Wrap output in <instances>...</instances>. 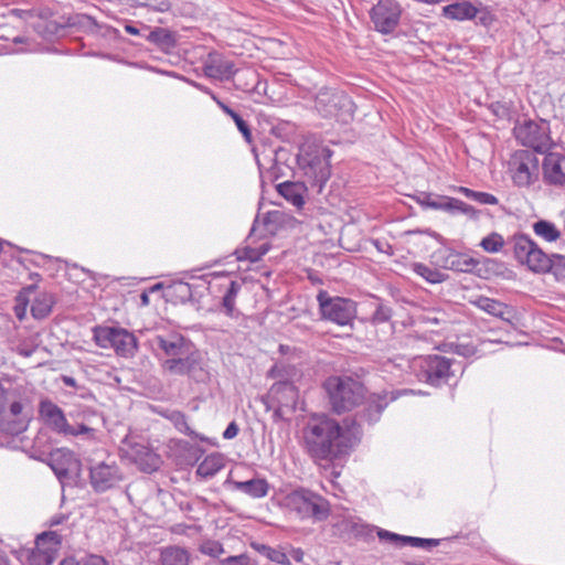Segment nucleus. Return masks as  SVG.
<instances>
[{
  "label": "nucleus",
  "instance_id": "9",
  "mask_svg": "<svg viewBox=\"0 0 565 565\" xmlns=\"http://www.w3.org/2000/svg\"><path fill=\"white\" fill-rule=\"evenodd\" d=\"M509 169L513 183L519 188H529L539 181L540 161L530 150L516 151L509 162Z\"/></svg>",
  "mask_w": 565,
  "mask_h": 565
},
{
  "label": "nucleus",
  "instance_id": "22",
  "mask_svg": "<svg viewBox=\"0 0 565 565\" xmlns=\"http://www.w3.org/2000/svg\"><path fill=\"white\" fill-rule=\"evenodd\" d=\"M377 535L381 540H387L393 543H399L402 545H411L414 547L431 548L439 545L440 541L437 539H422L415 536H405L396 534L386 530H380Z\"/></svg>",
  "mask_w": 565,
  "mask_h": 565
},
{
  "label": "nucleus",
  "instance_id": "13",
  "mask_svg": "<svg viewBox=\"0 0 565 565\" xmlns=\"http://www.w3.org/2000/svg\"><path fill=\"white\" fill-rule=\"evenodd\" d=\"M401 7L394 0H380L371 10V20L376 31L388 34L398 25Z\"/></svg>",
  "mask_w": 565,
  "mask_h": 565
},
{
  "label": "nucleus",
  "instance_id": "26",
  "mask_svg": "<svg viewBox=\"0 0 565 565\" xmlns=\"http://www.w3.org/2000/svg\"><path fill=\"white\" fill-rule=\"evenodd\" d=\"M190 562L191 555L184 547L169 545L160 550V565H190Z\"/></svg>",
  "mask_w": 565,
  "mask_h": 565
},
{
  "label": "nucleus",
  "instance_id": "63",
  "mask_svg": "<svg viewBox=\"0 0 565 565\" xmlns=\"http://www.w3.org/2000/svg\"><path fill=\"white\" fill-rule=\"evenodd\" d=\"M60 565H81V562L74 557L63 559Z\"/></svg>",
  "mask_w": 565,
  "mask_h": 565
},
{
  "label": "nucleus",
  "instance_id": "5",
  "mask_svg": "<svg viewBox=\"0 0 565 565\" xmlns=\"http://www.w3.org/2000/svg\"><path fill=\"white\" fill-rule=\"evenodd\" d=\"M454 364L455 361L434 354L414 359L413 369L419 381L439 386L455 375Z\"/></svg>",
  "mask_w": 565,
  "mask_h": 565
},
{
  "label": "nucleus",
  "instance_id": "57",
  "mask_svg": "<svg viewBox=\"0 0 565 565\" xmlns=\"http://www.w3.org/2000/svg\"><path fill=\"white\" fill-rule=\"evenodd\" d=\"M239 431L238 425L235 422H231L223 433V438L233 439Z\"/></svg>",
  "mask_w": 565,
  "mask_h": 565
},
{
  "label": "nucleus",
  "instance_id": "27",
  "mask_svg": "<svg viewBox=\"0 0 565 565\" xmlns=\"http://www.w3.org/2000/svg\"><path fill=\"white\" fill-rule=\"evenodd\" d=\"M478 13V9L468 1L455 2L443 8V15L451 20H470Z\"/></svg>",
  "mask_w": 565,
  "mask_h": 565
},
{
  "label": "nucleus",
  "instance_id": "34",
  "mask_svg": "<svg viewBox=\"0 0 565 565\" xmlns=\"http://www.w3.org/2000/svg\"><path fill=\"white\" fill-rule=\"evenodd\" d=\"M447 262L450 269L461 273H470L479 264L475 258L461 253L450 254Z\"/></svg>",
  "mask_w": 565,
  "mask_h": 565
},
{
  "label": "nucleus",
  "instance_id": "17",
  "mask_svg": "<svg viewBox=\"0 0 565 565\" xmlns=\"http://www.w3.org/2000/svg\"><path fill=\"white\" fill-rule=\"evenodd\" d=\"M298 161L305 173L312 178L319 188H322L330 178V167L324 154L312 156L307 151H302L298 157Z\"/></svg>",
  "mask_w": 565,
  "mask_h": 565
},
{
  "label": "nucleus",
  "instance_id": "44",
  "mask_svg": "<svg viewBox=\"0 0 565 565\" xmlns=\"http://www.w3.org/2000/svg\"><path fill=\"white\" fill-rule=\"evenodd\" d=\"M222 468V463L218 457L209 456L198 467V475L209 478L213 477Z\"/></svg>",
  "mask_w": 565,
  "mask_h": 565
},
{
  "label": "nucleus",
  "instance_id": "62",
  "mask_svg": "<svg viewBox=\"0 0 565 565\" xmlns=\"http://www.w3.org/2000/svg\"><path fill=\"white\" fill-rule=\"evenodd\" d=\"M492 107H493V111L498 116H505L508 113V109L503 105L497 104V105H492Z\"/></svg>",
  "mask_w": 565,
  "mask_h": 565
},
{
  "label": "nucleus",
  "instance_id": "61",
  "mask_svg": "<svg viewBox=\"0 0 565 565\" xmlns=\"http://www.w3.org/2000/svg\"><path fill=\"white\" fill-rule=\"evenodd\" d=\"M61 381L64 385L71 386V387H77L76 380L68 375H62Z\"/></svg>",
  "mask_w": 565,
  "mask_h": 565
},
{
  "label": "nucleus",
  "instance_id": "33",
  "mask_svg": "<svg viewBox=\"0 0 565 565\" xmlns=\"http://www.w3.org/2000/svg\"><path fill=\"white\" fill-rule=\"evenodd\" d=\"M142 30H143V32H146V34H143V38L147 41H149L160 47L168 49V47L173 46V44H174V38H173L172 33L170 31H168L167 29L156 28L153 30H150L148 26L143 25Z\"/></svg>",
  "mask_w": 565,
  "mask_h": 565
},
{
  "label": "nucleus",
  "instance_id": "38",
  "mask_svg": "<svg viewBox=\"0 0 565 565\" xmlns=\"http://www.w3.org/2000/svg\"><path fill=\"white\" fill-rule=\"evenodd\" d=\"M510 237L511 236L504 239L501 234L492 232L491 234L482 238V241L480 242V246L483 248V250L488 253H498L504 246H507L508 250L512 253L508 244Z\"/></svg>",
  "mask_w": 565,
  "mask_h": 565
},
{
  "label": "nucleus",
  "instance_id": "21",
  "mask_svg": "<svg viewBox=\"0 0 565 565\" xmlns=\"http://www.w3.org/2000/svg\"><path fill=\"white\" fill-rule=\"evenodd\" d=\"M204 74L213 79L227 81L237 72L233 61L218 53L209 54L203 65Z\"/></svg>",
  "mask_w": 565,
  "mask_h": 565
},
{
  "label": "nucleus",
  "instance_id": "7",
  "mask_svg": "<svg viewBox=\"0 0 565 565\" xmlns=\"http://www.w3.org/2000/svg\"><path fill=\"white\" fill-rule=\"evenodd\" d=\"M317 301L323 320L338 326H349L356 317V303L352 299L332 297L328 291L320 290L317 295Z\"/></svg>",
  "mask_w": 565,
  "mask_h": 565
},
{
  "label": "nucleus",
  "instance_id": "14",
  "mask_svg": "<svg viewBox=\"0 0 565 565\" xmlns=\"http://www.w3.org/2000/svg\"><path fill=\"white\" fill-rule=\"evenodd\" d=\"M90 486L96 492L108 491L122 480V475L116 462H99L89 468Z\"/></svg>",
  "mask_w": 565,
  "mask_h": 565
},
{
  "label": "nucleus",
  "instance_id": "20",
  "mask_svg": "<svg viewBox=\"0 0 565 565\" xmlns=\"http://www.w3.org/2000/svg\"><path fill=\"white\" fill-rule=\"evenodd\" d=\"M362 408L354 417H347L345 419H355L361 430V423L365 422L374 424L380 420L383 411L387 407L388 401L386 395L372 394L364 397L362 401Z\"/></svg>",
  "mask_w": 565,
  "mask_h": 565
},
{
  "label": "nucleus",
  "instance_id": "50",
  "mask_svg": "<svg viewBox=\"0 0 565 565\" xmlns=\"http://www.w3.org/2000/svg\"><path fill=\"white\" fill-rule=\"evenodd\" d=\"M392 313L393 310L391 307L384 303H379L372 315L371 321L373 324L386 323L391 320Z\"/></svg>",
  "mask_w": 565,
  "mask_h": 565
},
{
  "label": "nucleus",
  "instance_id": "29",
  "mask_svg": "<svg viewBox=\"0 0 565 565\" xmlns=\"http://www.w3.org/2000/svg\"><path fill=\"white\" fill-rule=\"evenodd\" d=\"M134 457L143 471H154L160 467V457L145 446H137Z\"/></svg>",
  "mask_w": 565,
  "mask_h": 565
},
{
  "label": "nucleus",
  "instance_id": "39",
  "mask_svg": "<svg viewBox=\"0 0 565 565\" xmlns=\"http://www.w3.org/2000/svg\"><path fill=\"white\" fill-rule=\"evenodd\" d=\"M161 415L170 420L180 433L186 436H192L194 434L186 422V416L182 412L167 409L162 412Z\"/></svg>",
  "mask_w": 565,
  "mask_h": 565
},
{
  "label": "nucleus",
  "instance_id": "52",
  "mask_svg": "<svg viewBox=\"0 0 565 565\" xmlns=\"http://www.w3.org/2000/svg\"><path fill=\"white\" fill-rule=\"evenodd\" d=\"M217 565H255V562L247 555L230 556L218 562Z\"/></svg>",
  "mask_w": 565,
  "mask_h": 565
},
{
  "label": "nucleus",
  "instance_id": "25",
  "mask_svg": "<svg viewBox=\"0 0 565 565\" xmlns=\"http://www.w3.org/2000/svg\"><path fill=\"white\" fill-rule=\"evenodd\" d=\"M276 189L281 196L297 209H301L303 206L307 188L302 182L285 181L279 183Z\"/></svg>",
  "mask_w": 565,
  "mask_h": 565
},
{
  "label": "nucleus",
  "instance_id": "46",
  "mask_svg": "<svg viewBox=\"0 0 565 565\" xmlns=\"http://www.w3.org/2000/svg\"><path fill=\"white\" fill-rule=\"evenodd\" d=\"M269 250V246L267 244H262L259 247H250L247 246L239 250L237 258L239 260L247 259L252 263L260 260V258Z\"/></svg>",
  "mask_w": 565,
  "mask_h": 565
},
{
  "label": "nucleus",
  "instance_id": "24",
  "mask_svg": "<svg viewBox=\"0 0 565 565\" xmlns=\"http://www.w3.org/2000/svg\"><path fill=\"white\" fill-rule=\"evenodd\" d=\"M158 347L169 356L178 358L186 353L191 348L189 341H186L180 334H171L168 338L159 335L156 338Z\"/></svg>",
  "mask_w": 565,
  "mask_h": 565
},
{
  "label": "nucleus",
  "instance_id": "58",
  "mask_svg": "<svg viewBox=\"0 0 565 565\" xmlns=\"http://www.w3.org/2000/svg\"><path fill=\"white\" fill-rule=\"evenodd\" d=\"M10 14L12 17H15V18L22 19V20H26L29 17L32 15L30 11L21 10V9H12L10 11Z\"/></svg>",
  "mask_w": 565,
  "mask_h": 565
},
{
  "label": "nucleus",
  "instance_id": "47",
  "mask_svg": "<svg viewBox=\"0 0 565 565\" xmlns=\"http://www.w3.org/2000/svg\"><path fill=\"white\" fill-rule=\"evenodd\" d=\"M258 551H260L271 562L281 565L290 564L288 556L280 550H276L266 545H260V547H258Z\"/></svg>",
  "mask_w": 565,
  "mask_h": 565
},
{
  "label": "nucleus",
  "instance_id": "4",
  "mask_svg": "<svg viewBox=\"0 0 565 565\" xmlns=\"http://www.w3.org/2000/svg\"><path fill=\"white\" fill-rule=\"evenodd\" d=\"M285 505L301 520L312 519L316 522H321L327 520L330 514L328 500L303 488L291 491L285 498Z\"/></svg>",
  "mask_w": 565,
  "mask_h": 565
},
{
  "label": "nucleus",
  "instance_id": "1",
  "mask_svg": "<svg viewBox=\"0 0 565 565\" xmlns=\"http://www.w3.org/2000/svg\"><path fill=\"white\" fill-rule=\"evenodd\" d=\"M307 454L318 465L329 467L343 458L360 440L362 431L355 419H343L342 424L333 418L321 416L312 418L302 430Z\"/></svg>",
  "mask_w": 565,
  "mask_h": 565
},
{
  "label": "nucleus",
  "instance_id": "59",
  "mask_svg": "<svg viewBox=\"0 0 565 565\" xmlns=\"http://www.w3.org/2000/svg\"><path fill=\"white\" fill-rule=\"evenodd\" d=\"M8 399V392L0 383V414L4 411Z\"/></svg>",
  "mask_w": 565,
  "mask_h": 565
},
{
  "label": "nucleus",
  "instance_id": "37",
  "mask_svg": "<svg viewBox=\"0 0 565 565\" xmlns=\"http://www.w3.org/2000/svg\"><path fill=\"white\" fill-rule=\"evenodd\" d=\"M414 273L423 277L430 284H440L447 279V275L438 270L437 268L429 267L422 263H414L412 265Z\"/></svg>",
  "mask_w": 565,
  "mask_h": 565
},
{
  "label": "nucleus",
  "instance_id": "48",
  "mask_svg": "<svg viewBox=\"0 0 565 565\" xmlns=\"http://www.w3.org/2000/svg\"><path fill=\"white\" fill-rule=\"evenodd\" d=\"M199 551L204 554L209 555L211 557L217 558L222 554H224V547L218 541L214 540H207L204 541L200 546Z\"/></svg>",
  "mask_w": 565,
  "mask_h": 565
},
{
  "label": "nucleus",
  "instance_id": "64",
  "mask_svg": "<svg viewBox=\"0 0 565 565\" xmlns=\"http://www.w3.org/2000/svg\"><path fill=\"white\" fill-rule=\"evenodd\" d=\"M291 555L297 562H301L303 557V552L300 548H296L292 550Z\"/></svg>",
  "mask_w": 565,
  "mask_h": 565
},
{
  "label": "nucleus",
  "instance_id": "6",
  "mask_svg": "<svg viewBox=\"0 0 565 565\" xmlns=\"http://www.w3.org/2000/svg\"><path fill=\"white\" fill-rule=\"evenodd\" d=\"M316 110L324 118L348 121L353 115L351 98L341 90L322 88L315 98Z\"/></svg>",
  "mask_w": 565,
  "mask_h": 565
},
{
  "label": "nucleus",
  "instance_id": "28",
  "mask_svg": "<svg viewBox=\"0 0 565 565\" xmlns=\"http://www.w3.org/2000/svg\"><path fill=\"white\" fill-rule=\"evenodd\" d=\"M475 303L478 308L488 312L489 315L498 317L504 321H510L511 310L503 302L488 297H479Z\"/></svg>",
  "mask_w": 565,
  "mask_h": 565
},
{
  "label": "nucleus",
  "instance_id": "51",
  "mask_svg": "<svg viewBox=\"0 0 565 565\" xmlns=\"http://www.w3.org/2000/svg\"><path fill=\"white\" fill-rule=\"evenodd\" d=\"M446 196L433 195L429 193H422L418 201L422 205L434 210H443L444 200Z\"/></svg>",
  "mask_w": 565,
  "mask_h": 565
},
{
  "label": "nucleus",
  "instance_id": "18",
  "mask_svg": "<svg viewBox=\"0 0 565 565\" xmlns=\"http://www.w3.org/2000/svg\"><path fill=\"white\" fill-rule=\"evenodd\" d=\"M39 414L45 425L56 434L64 435V433H72L71 424L63 409L51 399L44 398L40 402Z\"/></svg>",
  "mask_w": 565,
  "mask_h": 565
},
{
  "label": "nucleus",
  "instance_id": "45",
  "mask_svg": "<svg viewBox=\"0 0 565 565\" xmlns=\"http://www.w3.org/2000/svg\"><path fill=\"white\" fill-rule=\"evenodd\" d=\"M459 192L480 204L497 205L499 203V200L491 193L478 192L465 186H460Z\"/></svg>",
  "mask_w": 565,
  "mask_h": 565
},
{
  "label": "nucleus",
  "instance_id": "42",
  "mask_svg": "<svg viewBox=\"0 0 565 565\" xmlns=\"http://www.w3.org/2000/svg\"><path fill=\"white\" fill-rule=\"evenodd\" d=\"M221 109L234 120L237 129L243 135L245 141L247 143H252V141H253L252 130H250L248 124L242 118V116L239 114H237L236 111H234L226 104H221Z\"/></svg>",
  "mask_w": 565,
  "mask_h": 565
},
{
  "label": "nucleus",
  "instance_id": "15",
  "mask_svg": "<svg viewBox=\"0 0 565 565\" xmlns=\"http://www.w3.org/2000/svg\"><path fill=\"white\" fill-rule=\"evenodd\" d=\"M255 159L263 178H267L270 181L278 180L285 175V169L288 168L282 163L287 151L282 148L270 151L271 153L263 152L262 156L257 153V150L253 148Z\"/></svg>",
  "mask_w": 565,
  "mask_h": 565
},
{
  "label": "nucleus",
  "instance_id": "56",
  "mask_svg": "<svg viewBox=\"0 0 565 565\" xmlns=\"http://www.w3.org/2000/svg\"><path fill=\"white\" fill-rule=\"evenodd\" d=\"M79 562L81 565H107L106 559L98 555L85 556Z\"/></svg>",
  "mask_w": 565,
  "mask_h": 565
},
{
  "label": "nucleus",
  "instance_id": "16",
  "mask_svg": "<svg viewBox=\"0 0 565 565\" xmlns=\"http://www.w3.org/2000/svg\"><path fill=\"white\" fill-rule=\"evenodd\" d=\"M543 180L546 184L565 186V154L556 151L545 152L542 161Z\"/></svg>",
  "mask_w": 565,
  "mask_h": 565
},
{
  "label": "nucleus",
  "instance_id": "3",
  "mask_svg": "<svg viewBox=\"0 0 565 565\" xmlns=\"http://www.w3.org/2000/svg\"><path fill=\"white\" fill-rule=\"evenodd\" d=\"M332 411L341 414L359 406L365 397V387L350 376H331L324 382Z\"/></svg>",
  "mask_w": 565,
  "mask_h": 565
},
{
  "label": "nucleus",
  "instance_id": "19",
  "mask_svg": "<svg viewBox=\"0 0 565 565\" xmlns=\"http://www.w3.org/2000/svg\"><path fill=\"white\" fill-rule=\"evenodd\" d=\"M50 467L61 479L68 475L78 476L82 470V462L73 451L66 448H58L50 454Z\"/></svg>",
  "mask_w": 565,
  "mask_h": 565
},
{
  "label": "nucleus",
  "instance_id": "23",
  "mask_svg": "<svg viewBox=\"0 0 565 565\" xmlns=\"http://www.w3.org/2000/svg\"><path fill=\"white\" fill-rule=\"evenodd\" d=\"M226 482L234 490L241 491L255 499L266 497L269 490L267 480L263 478H254L247 481L227 480Z\"/></svg>",
  "mask_w": 565,
  "mask_h": 565
},
{
  "label": "nucleus",
  "instance_id": "60",
  "mask_svg": "<svg viewBox=\"0 0 565 565\" xmlns=\"http://www.w3.org/2000/svg\"><path fill=\"white\" fill-rule=\"evenodd\" d=\"M125 30L127 33H129L131 35H142L143 36V34H145V33H142V31H143L142 28L138 29L137 26L131 25V24H127L125 26Z\"/></svg>",
  "mask_w": 565,
  "mask_h": 565
},
{
  "label": "nucleus",
  "instance_id": "35",
  "mask_svg": "<svg viewBox=\"0 0 565 565\" xmlns=\"http://www.w3.org/2000/svg\"><path fill=\"white\" fill-rule=\"evenodd\" d=\"M532 228L535 235L546 242H556L561 237V232L555 224L546 220L536 221Z\"/></svg>",
  "mask_w": 565,
  "mask_h": 565
},
{
  "label": "nucleus",
  "instance_id": "32",
  "mask_svg": "<svg viewBox=\"0 0 565 565\" xmlns=\"http://www.w3.org/2000/svg\"><path fill=\"white\" fill-rule=\"evenodd\" d=\"M443 211H446L452 215L463 214L471 220H477L479 217V211H477L472 205L449 196H446L444 200Z\"/></svg>",
  "mask_w": 565,
  "mask_h": 565
},
{
  "label": "nucleus",
  "instance_id": "31",
  "mask_svg": "<svg viewBox=\"0 0 565 565\" xmlns=\"http://www.w3.org/2000/svg\"><path fill=\"white\" fill-rule=\"evenodd\" d=\"M60 546L61 535L53 531L43 532L35 540V548L41 552H47V554L50 553V556H53L54 558L57 555Z\"/></svg>",
  "mask_w": 565,
  "mask_h": 565
},
{
  "label": "nucleus",
  "instance_id": "2",
  "mask_svg": "<svg viewBox=\"0 0 565 565\" xmlns=\"http://www.w3.org/2000/svg\"><path fill=\"white\" fill-rule=\"evenodd\" d=\"M508 244L515 260L531 271H552L555 276H565V255H547L527 234L514 233Z\"/></svg>",
  "mask_w": 565,
  "mask_h": 565
},
{
  "label": "nucleus",
  "instance_id": "8",
  "mask_svg": "<svg viewBox=\"0 0 565 565\" xmlns=\"http://www.w3.org/2000/svg\"><path fill=\"white\" fill-rule=\"evenodd\" d=\"M94 340L103 349H114L115 352L124 358H130L137 350L136 337L122 328L96 327L94 329Z\"/></svg>",
  "mask_w": 565,
  "mask_h": 565
},
{
  "label": "nucleus",
  "instance_id": "30",
  "mask_svg": "<svg viewBox=\"0 0 565 565\" xmlns=\"http://www.w3.org/2000/svg\"><path fill=\"white\" fill-rule=\"evenodd\" d=\"M29 417H9L0 414V431L9 436H17L26 430Z\"/></svg>",
  "mask_w": 565,
  "mask_h": 565
},
{
  "label": "nucleus",
  "instance_id": "53",
  "mask_svg": "<svg viewBox=\"0 0 565 565\" xmlns=\"http://www.w3.org/2000/svg\"><path fill=\"white\" fill-rule=\"evenodd\" d=\"M24 404L21 401H13L11 402L9 409L3 411L1 414L7 415L9 417H29L24 412Z\"/></svg>",
  "mask_w": 565,
  "mask_h": 565
},
{
  "label": "nucleus",
  "instance_id": "10",
  "mask_svg": "<svg viewBox=\"0 0 565 565\" xmlns=\"http://www.w3.org/2000/svg\"><path fill=\"white\" fill-rule=\"evenodd\" d=\"M515 138L526 147L532 148L535 152L545 153L552 147V138L550 136L548 122L542 120H524L514 128Z\"/></svg>",
  "mask_w": 565,
  "mask_h": 565
},
{
  "label": "nucleus",
  "instance_id": "11",
  "mask_svg": "<svg viewBox=\"0 0 565 565\" xmlns=\"http://www.w3.org/2000/svg\"><path fill=\"white\" fill-rule=\"evenodd\" d=\"M269 395L277 404L274 411L275 418L287 419L296 411L299 395L297 387L291 382L280 380L274 383Z\"/></svg>",
  "mask_w": 565,
  "mask_h": 565
},
{
  "label": "nucleus",
  "instance_id": "49",
  "mask_svg": "<svg viewBox=\"0 0 565 565\" xmlns=\"http://www.w3.org/2000/svg\"><path fill=\"white\" fill-rule=\"evenodd\" d=\"M71 430L72 433H64L63 436H85L86 439H95L96 430L85 423L71 424Z\"/></svg>",
  "mask_w": 565,
  "mask_h": 565
},
{
  "label": "nucleus",
  "instance_id": "40",
  "mask_svg": "<svg viewBox=\"0 0 565 565\" xmlns=\"http://www.w3.org/2000/svg\"><path fill=\"white\" fill-rule=\"evenodd\" d=\"M21 557H23L25 565H52L55 559L50 556V553L41 552L35 547L22 552Z\"/></svg>",
  "mask_w": 565,
  "mask_h": 565
},
{
  "label": "nucleus",
  "instance_id": "43",
  "mask_svg": "<svg viewBox=\"0 0 565 565\" xmlns=\"http://www.w3.org/2000/svg\"><path fill=\"white\" fill-rule=\"evenodd\" d=\"M242 285L237 281L232 280L226 289L223 297V307L227 316L232 317L235 309V299L241 290Z\"/></svg>",
  "mask_w": 565,
  "mask_h": 565
},
{
  "label": "nucleus",
  "instance_id": "36",
  "mask_svg": "<svg viewBox=\"0 0 565 565\" xmlns=\"http://www.w3.org/2000/svg\"><path fill=\"white\" fill-rule=\"evenodd\" d=\"M53 303L52 296L47 294L38 296L31 305L32 316L39 320L46 318L52 311Z\"/></svg>",
  "mask_w": 565,
  "mask_h": 565
},
{
  "label": "nucleus",
  "instance_id": "55",
  "mask_svg": "<svg viewBox=\"0 0 565 565\" xmlns=\"http://www.w3.org/2000/svg\"><path fill=\"white\" fill-rule=\"evenodd\" d=\"M28 300L22 296L17 298V303L14 306V313L19 320H23L26 313Z\"/></svg>",
  "mask_w": 565,
  "mask_h": 565
},
{
  "label": "nucleus",
  "instance_id": "41",
  "mask_svg": "<svg viewBox=\"0 0 565 565\" xmlns=\"http://www.w3.org/2000/svg\"><path fill=\"white\" fill-rule=\"evenodd\" d=\"M41 344L40 333H32L29 337L22 339L15 347L18 354L29 358L31 356Z\"/></svg>",
  "mask_w": 565,
  "mask_h": 565
},
{
  "label": "nucleus",
  "instance_id": "54",
  "mask_svg": "<svg viewBox=\"0 0 565 565\" xmlns=\"http://www.w3.org/2000/svg\"><path fill=\"white\" fill-rule=\"evenodd\" d=\"M143 7L158 12H166L170 9L171 3L169 0H146Z\"/></svg>",
  "mask_w": 565,
  "mask_h": 565
},
{
  "label": "nucleus",
  "instance_id": "12",
  "mask_svg": "<svg viewBox=\"0 0 565 565\" xmlns=\"http://www.w3.org/2000/svg\"><path fill=\"white\" fill-rule=\"evenodd\" d=\"M163 367L171 374L189 375L196 382L205 381L207 375L201 365L200 354L192 347L183 355L166 360Z\"/></svg>",
  "mask_w": 565,
  "mask_h": 565
}]
</instances>
